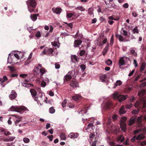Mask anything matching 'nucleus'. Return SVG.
<instances>
[{"label": "nucleus", "instance_id": "f257e3e1", "mask_svg": "<svg viewBox=\"0 0 146 146\" xmlns=\"http://www.w3.org/2000/svg\"><path fill=\"white\" fill-rule=\"evenodd\" d=\"M28 9L29 11L32 13L34 12L36 13L37 11L35 10L36 6V2L35 0H28L27 2Z\"/></svg>", "mask_w": 146, "mask_h": 146}, {"label": "nucleus", "instance_id": "2f4dec72", "mask_svg": "<svg viewBox=\"0 0 146 146\" xmlns=\"http://www.w3.org/2000/svg\"><path fill=\"white\" fill-rule=\"evenodd\" d=\"M122 83L120 80H117L116 82V83L114 84V86L113 87L114 88H115L118 85L120 86L121 84Z\"/></svg>", "mask_w": 146, "mask_h": 146}, {"label": "nucleus", "instance_id": "aec40b11", "mask_svg": "<svg viewBox=\"0 0 146 146\" xmlns=\"http://www.w3.org/2000/svg\"><path fill=\"white\" fill-rule=\"evenodd\" d=\"M72 61L73 62H78V57L75 55H72L71 56Z\"/></svg>", "mask_w": 146, "mask_h": 146}, {"label": "nucleus", "instance_id": "bb28decb", "mask_svg": "<svg viewBox=\"0 0 146 146\" xmlns=\"http://www.w3.org/2000/svg\"><path fill=\"white\" fill-rule=\"evenodd\" d=\"M81 98V97L80 95H76L72 97V99L75 101H77L79 100Z\"/></svg>", "mask_w": 146, "mask_h": 146}, {"label": "nucleus", "instance_id": "37998d69", "mask_svg": "<svg viewBox=\"0 0 146 146\" xmlns=\"http://www.w3.org/2000/svg\"><path fill=\"white\" fill-rule=\"evenodd\" d=\"M76 9L80 10L81 11H84L85 10V9L83 7L80 6V7H78L76 8Z\"/></svg>", "mask_w": 146, "mask_h": 146}, {"label": "nucleus", "instance_id": "58836bf2", "mask_svg": "<svg viewBox=\"0 0 146 146\" xmlns=\"http://www.w3.org/2000/svg\"><path fill=\"white\" fill-rule=\"evenodd\" d=\"M66 103L67 100L66 99H64L62 103V106L63 108H64L66 106Z\"/></svg>", "mask_w": 146, "mask_h": 146}, {"label": "nucleus", "instance_id": "864d4df0", "mask_svg": "<svg viewBox=\"0 0 146 146\" xmlns=\"http://www.w3.org/2000/svg\"><path fill=\"white\" fill-rule=\"evenodd\" d=\"M36 36L38 38L40 37L41 36L40 33L39 31H38L36 34Z\"/></svg>", "mask_w": 146, "mask_h": 146}, {"label": "nucleus", "instance_id": "3c124183", "mask_svg": "<svg viewBox=\"0 0 146 146\" xmlns=\"http://www.w3.org/2000/svg\"><path fill=\"white\" fill-rule=\"evenodd\" d=\"M40 71L42 75H43L45 72V70L43 68H41L40 69Z\"/></svg>", "mask_w": 146, "mask_h": 146}, {"label": "nucleus", "instance_id": "f8f14e48", "mask_svg": "<svg viewBox=\"0 0 146 146\" xmlns=\"http://www.w3.org/2000/svg\"><path fill=\"white\" fill-rule=\"evenodd\" d=\"M52 9L54 13L57 14H60L62 11V9L60 8H52Z\"/></svg>", "mask_w": 146, "mask_h": 146}, {"label": "nucleus", "instance_id": "c03bdc74", "mask_svg": "<svg viewBox=\"0 0 146 146\" xmlns=\"http://www.w3.org/2000/svg\"><path fill=\"white\" fill-rule=\"evenodd\" d=\"M133 31L134 33H139V31L137 29V26H136V27L133 29Z\"/></svg>", "mask_w": 146, "mask_h": 146}, {"label": "nucleus", "instance_id": "0eeeda50", "mask_svg": "<svg viewBox=\"0 0 146 146\" xmlns=\"http://www.w3.org/2000/svg\"><path fill=\"white\" fill-rule=\"evenodd\" d=\"M17 96V94L13 90H12L11 94L9 95V98L11 100L14 99Z\"/></svg>", "mask_w": 146, "mask_h": 146}, {"label": "nucleus", "instance_id": "13d9d810", "mask_svg": "<svg viewBox=\"0 0 146 146\" xmlns=\"http://www.w3.org/2000/svg\"><path fill=\"white\" fill-rule=\"evenodd\" d=\"M73 15V14L71 13H67L66 14L68 18L71 17Z\"/></svg>", "mask_w": 146, "mask_h": 146}, {"label": "nucleus", "instance_id": "20e7f679", "mask_svg": "<svg viewBox=\"0 0 146 146\" xmlns=\"http://www.w3.org/2000/svg\"><path fill=\"white\" fill-rule=\"evenodd\" d=\"M135 107H137L138 110L141 108H145L146 107V102L144 101H137L135 104Z\"/></svg>", "mask_w": 146, "mask_h": 146}, {"label": "nucleus", "instance_id": "49530a36", "mask_svg": "<svg viewBox=\"0 0 146 146\" xmlns=\"http://www.w3.org/2000/svg\"><path fill=\"white\" fill-rule=\"evenodd\" d=\"M142 131V129H137V130H136L135 131H134L133 133L135 134H137L140 131Z\"/></svg>", "mask_w": 146, "mask_h": 146}, {"label": "nucleus", "instance_id": "423d86ee", "mask_svg": "<svg viewBox=\"0 0 146 146\" xmlns=\"http://www.w3.org/2000/svg\"><path fill=\"white\" fill-rule=\"evenodd\" d=\"M70 85L72 87L76 88L78 86L79 84L76 80H73L70 82Z\"/></svg>", "mask_w": 146, "mask_h": 146}, {"label": "nucleus", "instance_id": "680f3d73", "mask_svg": "<svg viewBox=\"0 0 146 146\" xmlns=\"http://www.w3.org/2000/svg\"><path fill=\"white\" fill-rule=\"evenodd\" d=\"M11 134V133L9 131H5L4 133V134L6 136L10 135Z\"/></svg>", "mask_w": 146, "mask_h": 146}, {"label": "nucleus", "instance_id": "4468645a", "mask_svg": "<svg viewBox=\"0 0 146 146\" xmlns=\"http://www.w3.org/2000/svg\"><path fill=\"white\" fill-rule=\"evenodd\" d=\"M15 138V137L13 136H9L7 137L4 138L3 141L5 142L11 141H13Z\"/></svg>", "mask_w": 146, "mask_h": 146}, {"label": "nucleus", "instance_id": "c9c22d12", "mask_svg": "<svg viewBox=\"0 0 146 146\" xmlns=\"http://www.w3.org/2000/svg\"><path fill=\"white\" fill-rule=\"evenodd\" d=\"M136 140H137V137L136 135L134 136L131 139V141L133 142L135 141Z\"/></svg>", "mask_w": 146, "mask_h": 146}, {"label": "nucleus", "instance_id": "ea45409f", "mask_svg": "<svg viewBox=\"0 0 146 146\" xmlns=\"http://www.w3.org/2000/svg\"><path fill=\"white\" fill-rule=\"evenodd\" d=\"M130 53L134 56H136L137 55V53L135 52V50L133 49L130 50Z\"/></svg>", "mask_w": 146, "mask_h": 146}, {"label": "nucleus", "instance_id": "338daca9", "mask_svg": "<svg viewBox=\"0 0 146 146\" xmlns=\"http://www.w3.org/2000/svg\"><path fill=\"white\" fill-rule=\"evenodd\" d=\"M97 140V139H95V140H94L91 146H96V141Z\"/></svg>", "mask_w": 146, "mask_h": 146}, {"label": "nucleus", "instance_id": "774afa93", "mask_svg": "<svg viewBox=\"0 0 146 146\" xmlns=\"http://www.w3.org/2000/svg\"><path fill=\"white\" fill-rule=\"evenodd\" d=\"M141 86L142 87H146V82L142 83L141 84Z\"/></svg>", "mask_w": 146, "mask_h": 146}, {"label": "nucleus", "instance_id": "603ef678", "mask_svg": "<svg viewBox=\"0 0 146 146\" xmlns=\"http://www.w3.org/2000/svg\"><path fill=\"white\" fill-rule=\"evenodd\" d=\"M139 110H133L132 112V113L133 114H136L138 113L139 112Z\"/></svg>", "mask_w": 146, "mask_h": 146}, {"label": "nucleus", "instance_id": "c85d7f7f", "mask_svg": "<svg viewBox=\"0 0 146 146\" xmlns=\"http://www.w3.org/2000/svg\"><path fill=\"white\" fill-rule=\"evenodd\" d=\"M142 119L141 117H139L137 119H136V121L137 123L139 125H141L142 122Z\"/></svg>", "mask_w": 146, "mask_h": 146}, {"label": "nucleus", "instance_id": "e433bc0d", "mask_svg": "<svg viewBox=\"0 0 146 146\" xmlns=\"http://www.w3.org/2000/svg\"><path fill=\"white\" fill-rule=\"evenodd\" d=\"M60 137L61 139L65 140L66 139L65 134L63 133H61Z\"/></svg>", "mask_w": 146, "mask_h": 146}, {"label": "nucleus", "instance_id": "f3484780", "mask_svg": "<svg viewBox=\"0 0 146 146\" xmlns=\"http://www.w3.org/2000/svg\"><path fill=\"white\" fill-rule=\"evenodd\" d=\"M109 43H108L105 48H104L102 54L104 56L107 52L109 50Z\"/></svg>", "mask_w": 146, "mask_h": 146}, {"label": "nucleus", "instance_id": "8fccbe9b", "mask_svg": "<svg viewBox=\"0 0 146 146\" xmlns=\"http://www.w3.org/2000/svg\"><path fill=\"white\" fill-rule=\"evenodd\" d=\"M140 76L141 75H138L137 76L136 78H135V79L134 80V82L136 83L139 79Z\"/></svg>", "mask_w": 146, "mask_h": 146}, {"label": "nucleus", "instance_id": "4be33fe9", "mask_svg": "<svg viewBox=\"0 0 146 146\" xmlns=\"http://www.w3.org/2000/svg\"><path fill=\"white\" fill-rule=\"evenodd\" d=\"M117 37L118 38L120 42H126L128 41V40H125L123 37L121 35H117Z\"/></svg>", "mask_w": 146, "mask_h": 146}, {"label": "nucleus", "instance_id": "f704fd0d", "mask_svg": "<svg viewBox=\"0 0 146 146\" xmlns=\"http://www.w3.org/2000/svg\"><path fill=\"white\" fill-rule=\"evenodd\" d=\"M132 106V104L131 103L127 104L125 106V108L127 109L131 108Z\"/></svg>", "mask_w": 146, "mask_h": 146}, {"label": "nucleus", "instance_id": "e2e57ef3", "mask_svg": "<svg viewBox=\"0 0 146 146\" xmlns=\"http://www.w3.org/2000/svg\"><path fill=\"white\" fill-rule=\"evenodd\" d=\"M118 116L115 114L113 116L112 118L114 120H115L117 119Z\"/></svg>", "mask_w": 146, "mask_h": 146}, {"label": "nucleus", "instance_id": "de8ad7c7", "mask_svg": "<svg viewBox=\"0 0 146 146\" xmlns=\"http://www.w3.org/2000/svg\"><path fill=\"white\" fill-rule=\"evenodd\" d=\"M31 61L30 60V59L28 58L27 60H26L25 62V65H27L29 64L30 62Z\"/></svg>", "mask_w": 146, "mask_h": 146}, {"label": "nucleus", "instance_id": "b1692460", "mask_svg": "<svg viewBox=\"0 0 146 146\" xmlns=\"http://www.w3.org/2000/svg\"><path fill=\"white\" fill-rule=\"evenodd\" d=\"M107 77V76L105 74H102L101 75L100 77V80L102 82L105 81V79Z\"/></svg>", "mask_w": 146, "mask_h": 146}, {"label": "nucleus", "instance_id": "bf43d9fd", "mask_svg": "<svg viewBox=\"0 0 146 146\" xmlns=\"http://www.w3.org/2000/svg\"><path fill=\"white\" fill-rule=\"evenodd\" d=\"M116 5L114 4H112L110 7V8H113L115 9L116 8Z\"/></svg>", "mask_w": 146, "mask_h": 146}, {"label": "nucleus", "instance_id": "a18cd8bd", "mask_svg": "<svg viewBox=\"0 0 146 146\" xmlns=\"http://www.w3.org/2000/svg\"><path fill=\"white\" fill-rule=\"evenodd\" d=\"M85 51L84 50H81L79 54L80 56H82L85 54Z\"/></svg>", "mask_w": 146, "mask_h": 146}, {"label": "nucleus", "instance_id": "72a5a7b5", "mask_svg": "<svg viewBox=\"0 0 146 146\" xmlns=\"http://www.w3.org/2000/svg\"><path fill=\"white\" fill-rule=\"evenodd\" d=\"M105 63L108 65L110 66L112 64V61L110 59H108L106 61Z\"/></svg>", "mask_w": 146, "mask_h": 146}, {"label": "nucleus", "instance_id": "c756f323", "mask_svg": "<svg viewBox=\"0 0 146 146\" xmlns=\"http://www.w3.org/2000/svg\"><path fill=\"white\" fill-rule=\"evenodd\" d=\"M146 64L145 62H143L142 63L140 68V70L141 72H142L145 70V68L146 66Z\"/></svg>", "mask_w": 146, "mask_h": 146}, {"label": "nucleus", "instance_id": "0e129e2a", "mask_svg": "<svg viewBox=\"0 0 146 146\" xmlns=\"http://www.w3.org/2000/svg\"><path fill=\"white\" fill-rule=\"evenodd\" d=\"M123 33L122 34V35H124L125 36H127V34H128V33L126 31H125L124 30H123Z\"/></svg>", "mask_w": 146, "mask_h": 146}, {"label": "nucleus", "instance_id": "79ce46f5", "mask_svg": "<svg viewBox=\"0 0 146 146\" xmlns=\"http://www.w3.org/2000/svg\"><path fill=\"white\" fill-rule=\"evenodd\" d=\"M80 68L82 72H83L86 69V66L84 64H82L80 66Z\"/></svg>", "mask_w": 146, "mask_h": 146}, {"label": "nucleus", "instance_id": "a19ab883", "mask_svg": "<svg viewBox=\"0 0 146 146\" xmlns=\"http://www.w3.org/2000/svg\"><path fill=\"white\" fill-rule=\"evenodd\" d=\"M127 118L125 117H122L121 118L120 122L125 123L126 121Z\"/></svg>", "mask_w": 146, "mask_h": 146}, {"label": "nucleus", "instance_id": "4c0bfd02", "mask_svg": "<svg viewBox=\"0 0 146 146\" xmlns=\"http://www.w3.org/2000/svg\"><path fill=\"white\" fill-rule=\"evenodd\" d=\"M30 139L27 137H24L23 139V141L25 143H27L30 142Z\"/></svg>", "mask_w": 146, "mask_h": 146}, {"label": "nucleus", "instance_id": "4d7b16f0", "mask_svg": "<svg viewBox=\"0 0 146 146\" xmlns=\"http://www.w3.org/2000/svg\"><path fill=\"white\" fill-rule=\"evenodd\" d=\"M88 13L91 15L93 14L92 9H89Z\"/></svg>", "mask_w": 146, "mask_h": 146}, {"label": "nucleus", "instance_id": "6e6d98bb", "mask_svg": "<svg viewBox=\"0 0 146 146\" xmlns=\"http://www.w3.org/2000/svg\"><path fill=\"white\" fill-rule=\"evenodd\" d=\"M18 76V74H11L10 77L12 78L17 77Z\"/></svg>", "mask_w": 146, "mask_h": 146}, {"label": "nucleus", "instance_id": "39448f33", "mask_svg": "<svg viewBox=\"0 0 146 146\" xmlns=\"http://www.w3.org/2000/svg\"><path fill=\"white\" fill-rule=\"evenodd\" d=\"M53 51V50L51 48H46L42 52V54H50L52 53Z\"/></svg>", "mask_w": 146, "mask_h": 146}, {"label": "nucleus", "instance_id": "f03ea898", "mask_svg": "<svg viewBox=\"0 0 146 146\" xmlns=\"http://www.w3.org/2000/svg\"><path fill=\"white\" fill-rule=\"evenodd\" d=\"M113 97L115 100L117 99L120 102H122L125 100L127 98V96L123 95H120L117 92H115L113 94Z\"/></svg>", "mask_w": 146, "mask_h": 146}, {"label": "nucleus", "instance_id": "412c9836", "mask_svg": "<svg viewBox=\"0 0 146 146\" xmlns=\"http://www.w3.org/2000/svg\"><path fill=\"white\" fill-rule=\"evenodd\" d=\"M38 15V14H31V18L33 21H35L37 19V16Z\"/></svg>", "mask_w": 146, "mask_h": 146}, {"label": "nucleus", "instance_id": "473e14b6", "mask_svg": "<svg viewBox=\"0 0 146 146\" xmlns=\"http://www.w3.org/2000/svg\"><path fill=\"white\" fill-rule=\"evenodd\" d=\"M49 110L50 113H53L55 111V110L53 107L50 108L49 109Z\"/></svg>", "mask_w": 146, "mask_h": 146}, {"label": "nucleus", "instance_id": "69168bd1", "mask_svg": "<svg viewBox=\"0 0 146 146\" xmlns=\"http://www.w3.org/2000/svg\"><path fill=\"white\" fill-rule=\"evenodd\" d=\"M140 145L141 146H143L146 145V140L143 141L141 142Z\"/></svg>", "mask_w": 146, "mask_h": 146}, {"label": "nucleus", "instance_id": "1a4fd4ad", "mask_svg": "<svg viewBox=\"0 0 146 146\" xmlns=\"http://www.w3.org/2000/svg\"><path fill=\"white\" fill-rule=\"evenodd\" d=\"M29 82V81L28 80L25 79V81L22 83V84L23 86L29 87L31 86H33V84L27 83Z\"/></svg>", "mask_w": 146, "mask_h": 146}, {"label": "nucleus", "instance_id": "a211bd4d", "mask_svg": "<svg viewBox=\"0 0 146 146\" xmlns=\"http://www.w3.org/2000/svg\"><path fill=\"white\" fill-rule=\"evenodd\" d=\"M120 125L122 130L123 131H125L126 129V124L124 122H120Z\"/></svg>", "mask_w": 146, "mask_h": 146}, {"label": "nucleus", "instance_id": "9d476101", "mask_svg": "<svg viewBox=\"0 0 146 146\" xmlns=\"http://www.w3.org/2000/svg\"><path fill=\"white\" fill-rule=\"evenodd\" d=\"M82 41L80 40H75L74 43V47H78L82 43Z\"/></svg>", "mask_w": 146, "mask_h": 146}, {"label": "nucleus", "instance_id": "ddd939ff", "mask_svg": "<svg viewBox=\"0 0 146 146\" xmlns=\"http://www.w3.org/2000/svg\"><path fill=\"white\" fill-rule=\"evenodd\" d=\"M78 135L79 134L78 133H71L69 134L68 137L71 139H74L77 138Z\"/></svg>", "mask_w": 146, "mask_h": 146}, {"label": "nucleus", "instance_id": "052dcab7", "mask_svg": "<svg viewBox=\"0 0 146 146\" xmlns=\"http://www.w3.org/2000/svg\"><path fill=\"white\" fill-rule=\"evenodd\" d=\"M55 68L56 69H59L60 67V65L57 63H56L55 64Z\"/></svg>", "mask_w": 146, "mask_h": 146}, {"label": "nucleus", "instance_id": "393cba45", "mask_svg": "<svg viewBox=\"0 0 146 146\" xmlns=\"http://www.w3.org/2000/svg\"><path fill=\"white\" fill-rule=\"evenodd\" d=\"M137 137V140H143L145 138V135L143 134H140Z\"/></svg>", "mask_w": 146, "mask_h": 146}, {"label": "nucleus", "instance_id": "5fc2aeb1", "mask_svg": "<svg viewBox=\"0 0 146 146\" xmlns=\"http://www.w3.org/2000/svg\"><path fill=\"white\" fill-rule=\"evenodd\" d=\"M46 83L44 81H42L41 83V86L42 87H44L46 85Z\"/></svg>", "mask_w": 146, "mask_h": 146}, {"label": "nucleus", "instance_id": "5701e85b", "mask_svg": "<svg viewBox=\"0 0 146 146\" xmlns=\"http://www.w3.org/2000/svg\"><path fill=\"white\" fill-rule=\"evenodd\" d=\"M124 137L123 135H121L117 138V140L118 142L121 143L124 141Z\"/></svg>", "mask_w": 146, "mask_h": 146}, {"label": "nucleus", "instance_id": "dca6fc26", "mask_svg": "<svg viewBox=\"0 0 146 146\" xmlns=\"http://www.w3.org/2000/svg\"><path fill=\"white\" fill-rule=\"evenodd\" d=\"M136 121V118L135 117H132L130 118L129 121L128 125L129 126H131L134 124Z\"/></svg>", "mask_w": 146, "mask_h": 146}, {"label": "nucleus", "instance_id": "9b49d317", "mask_svg": "<svg viewBox=\"0 0 146 146\" xmlns=\"http://www.w3.org/2000/svg\"><path fill=\"white\" fill-rule=\"evenodd\" d=\"M123 57H121L120 58L119 61V64L120 68H121V66H122L124 65L125 64V61Z\"/></svg>", "mask_w": 146, "mask_h": 146}, {"label": "nucleus", "instance_id": "a878e982", "mask_svg": "<svg viewBox=\"0 0 146 146\" xmlns=\"http://www.w3.org/2000/svg\"><path fill=\"white\" fill-rule=\"evenodd\" d=\"M119 112V114H123L126 113V111L125 110V108L123 106L120 108Z\"/></svg>", "mask_w": 146, "mask_h": 146}, {"label": "nucleus", "instance_id": "cd10ccee", "mask_svg": "<svg viewBox=\"0 0 146 146\" xmlns=\"http://www.w3.org/2000/svg\"><path fill=\"white\" fill-rule=\"evenodd\" d=\"M30 92L33 97H35L36 94V92L34 89H31L30 90Z\"/></svg>", "mask_w": 146, "mask_h": 146}, {"label": "nucleus", "instance_id": "09e8293b", "mask_svg": "<svg viewBox=\"0 0 146 146\" xmlns=\"http://www.w3.org/2000/svg\"><path fill=\"white\" fill-rule=\"evenodd\" d=\"M22 118L21 117L20 118L17 119L16 120L15 122V124L16 125H17V124L20 122V121H21V119Z\"/></svg>", "mask_w": 146, "mask_h": 146}, {"label": "nucleus", "instance_id": "7ed1b4c3", "mask_svg": "<svg viewBox=\"0 0 146 146\" xmlns=\"http://www.w3.org/2000/svg\"><path fill=\"white\" fill-rule=\"evenodd\" d=\"M27 109V108L25 107H18L17 106H12L10 108V110L12 111H15L20 113L26 110Z\"/></svg>", "mask_w": 146, "mask_h": 146}, {"label": "nucleus", "instance_id": "2eb2a0df", "mask_svg": "<svg viewBox=\"0 0 146 146\" xmlns=\"http://www.w3.org/2000/svg\"><path fill=\"white\" fill-rule=\"evenodd\" d=\"M70 73V72H68V74L64 76V80H65L66 81H68L71 80L72 77L71 75L69 74Z\"/></svg>", "mask_w": 146, "mask_h": 146}, {"label": "nucleus", "instance_id": "6ab92c4d", "mask_svg": "<svg viewBox=\"0 0 146 146\" xmlns=\"http://www.w3.org/2000/svg\"><path fill=\"white\" fill-rule=\"evenodd\" d=\"M89 137L90 139V143H91V141H92L93 139L95 140V139H96V137L95 135L93 133H91L89 135Z\"/></svg>", "mask_w": 146, "mask_h": 146}, {"label": "nucleus", "instance_id": "7c9ffc66", "mask_svg": "<svg viewBox=\"0 0 146 146\" xmlns=\"http://www.w3.org/2000/svg\"><path fill=\"white\" fill-rule=\"evenodd\" d=\"M145 93V90H142L141 91H139L138 94V95L139 96H143Z\"/></svg>", "mask_w": 146, "mask_h": 146}, {"label": "nucleus", "instance_id": "6e6552de", "mask_svg": "<svg viewBox=\"0 0 146 146\" xmlns=\"http://www.w3.org/2000/svg\"><path fill=\"white\" fill-rule=\"evenodd\" d=\"M113 106L112 102L110 101H109L106 103V104L104 106V108L106 109H110Z\"/></svg>", "mask_w": 146, "mask_h": 146}]
</instances>
